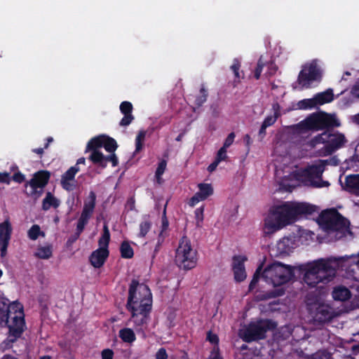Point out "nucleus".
Returning <instances> with one entry per match:
<instances>
[{"label": "nucleus", "mask_w": 359, "mask_h": 359, "mask_svg": "<svg viewBox=\"0 0 359 359\" xmlns=\"http://www.w3.org/2000/svg\"><path fill=\"white\" fill-rule=\"evenodd\" d=\"M340 123L334 115L324 111L313 113L303 121L292 126L294 133L304 135L309 131L325 130L312 138L309 142L311 147L318 144H325L319 151L320 156H327L341 148L346 142L344 135L339 133H330L329 129L339 127Z\"/></svg>", "instance_id": "f257e3e1"}, {"label": "nucleus", "mask_w": 359, "mask_h": 359, "mask_svg": "<svg viewBox=\"0 0 359 359\" xmlns=\"http://www.w3.org/2000/svg\"><path fill=\"white\" fill-rule=\"evenodd\" d=\"M0 326L8 329V337L4 341L6 345L15 342L26 328L23 306L16 301L11 303L2 295H0Z\"/></svg>", "instance_id": "f03ea898"}, {"label": "nucleus", "mask_w": 359, "mask_h": 359, "mask_svg": "<svg viewBox=\"0 0 359 359\" xmlns=\"http://www.w3.org/2000/svg\"><path fill=\"white\" fill-rule=\"evenodd\" d=\"M336 259H320L313 263L300 267L304 272L303 280L309 287H315L318 283H328L336 275V269L332 266Z\"/></svg>", "instance_id": "7ed1b4c3"}, {"label": "nucleus", "mask_w": 359, "mask_h": 359, "mask_svg": "<svg viewBox=\"0 0 359 359\" xmlns=\"http://www.w3.org/2000/svg\"><path fill=\"white\" fill-rule=\"evenodd\" d=\"M140 309L142 311H151L152 294L149 286L133 279L129 285L126 309Z\"/></svg>", "instance_id": "20e7f679"}, {"label": "nucleus", "mask_w": 359, "mask_h": 359, "mask_svg": "<svg viewBox=\"0 0 359 359\" xmlns=\"http://www.w3.org/2000/svg\"><path fill=\"white\" fill-rule=\"evenodd\" d=\"M294 222L289 205L285 202L282 205L273 207L264 219V233H273Z\"/></svg>", "instance_id": "39448f33"}, {"label": "nucleus", "mask_w": 359, "mask_h": 359, "mask_svg": "<svg viewBox=\"0 0 359 359\" xmlns=\"http://www.w3.org/2000/svg\"><path fill=\"white\" fill-rule=\"evenodd\" d=\"M262 278L273 287H280L294 278V268L279 262H273L264 269Z\"/></svg>", "instance_id": "423d86ee"}, {"label": "nucleus", "mask_w": 359, "mask_h": 359, "mask_svg": "<svg viewBox=\"0 0 359 359\" xmlns=\"http://www.w3.org/2000/svg\"><path fill=\"white\" fill-rule=\"evenodd\" d=\"M196 255L197 252L192 248L189 239L187 236H183L176 250L177 265L184 270L194 269L197 263Z\"/></svg>", "instance_id": "0eeeda50"}, {"label": "nucleus", "mask_w": 359, "mask_h": 359, "mask_svg": "<svg viewBox=\"0 0 359 359\" xmlns=\"http://www.w3.org/2000/svg\"><path fill=\"white\" fill-rule=\"evenodd\" d=\"M276 324L271 320H259L250 323L241 334V338L245 342L250 343L259 339H264L269 330L276 328Z\"/></svg>", "instance_id": "6e6552de"}, {"label": "nucleus", "mask_w": 359, "mask_h": 359, "mask_svg": "<svg viewBox=\"0 0 359 359\" xmlns=\"http://www.w3.org/2000/svg\"><path fill=\"white\" fill-rule=\"evenodd\" d=\"M327 161H319L318 164L311 165L303 170L305 181L314 188L327 187L330 185L328 181L323 180V173L325 171Z\"/></svg>", "instance_id": "1a4fd4ad"}, {"label": "nucleus", "mask_w": 359, "mask_h": 359, "mask_svg": "<svg viewBox=\"0 0 359 359\" xmlns=\"http://www.w3.org/2000/svg\"><path fill=\"white\" fill-rule=\"evenodd\" d=\"M320 220L330 230L344 229L349 226V222L334 208L323 211L320 215Z\"/></svg>", "instance_id": "9d476101"}, {"label": "nucleus", "mask_w": 359, "mask_h": 359, "mask_svg": "<svg viewBox=\"0 0 359 359\" xmlns=\"http://www.w3.org/2000/svg\"><path fill=\"white\" fill-rule=\"evenodd\" d=\"M50 177V172L46 170H41L36 172L33 177L27 181L25 187L28 185L31 187V191L27 194L34 199L40 198L43 194V189L48 184Z\"/></svg>", "instance_id": "9b49d317"}, {"label": "nucleus", "mask_w": 359, "mask_h": 359, "mask_svg": "<svg viewBox=\"0 0 359 359\" xmlns=\"http://www.w3.org/2000/svg\"><path fill=\"white\" fill-rule=\"evenodd\" d=\"M95 205L96 194L94 191H90L87 199L84 201L83 210L76 224L77 234L81 235L83 231L85 226L93 215Z\"/></svg>", "instance_id": "f8f14e48"}, {"label": "nucleus", "mask_w": 359, "mask_h": 359, "mask_svg": "<svg viewBox=\"0 0 359 359\" xmlns=\"http://www.w3.org/2000/svg\"><path fill=\"white\" fill-rule=\"evenodd\" d=\"M320 77V72L314 62L308 66H304L300 71L297 81L303 88H309L311 83L317 81Z\"/></svg>", "instance_id": "ddd939ff"}, {"label": "nucleus", "mask_w": 359, "mask_h": 359, "mask_svg": "<svg viewBox=\"0 0 359 359\" xmlns=\"http://www.w3.org/2000/svg\"><path fill=\"white\" fill-rule=\"evenodd\" d=\"M310 314L318 323L329 322L333 318L331 308L324 304H313L308 307Z\"/></svg>", "instance_id": "4468645a"}, {"label": "nucleus", "mask_w": 359, "mask_h": 359, "mask_svg": "<svg viewBox=\"0 0 359 359\" xmlns=\"http://www.w3.org/2000/svg\"><path fill=\"white\" fill-rule=\"evenodd\" d=\"M131 313L130 321L134 323L135 329L137 332H144V329L147 327L150 320V313L151 311H142L140 309H127Z\"/></svg>", "instance_id": "2eb2a0df"}, {"label": "nucleus", "mask_w": 359, "mask_h": 359, "mask_svg": "<svg viewBox=\"0 0 359 359\" xmlns=\"http://www.w3.org/2000/svg\"><path fill=\"white\" fill-rule=\"evenodd\" d=\"M294 222L298 217L312 215L316 211V206L307 203L287 202Z\"/></svg>", "instance_id": "dca6fc26"}, {"label": "nucleus", "mask_w": 359, "mask_h": 359, "mask_svg": "<svg viewBox=\"0 0 359 359\" xmlns=\"http://www.w3.org/2000/svg\"><path fill=\"white\" fill-rule=\"evenodd\" d=\"M12 232V225L8 219L0 223V255L2 258L7 255Z\"/></svg>", "instance_id": "f3484780"}, {"label": "nucleus", "mask_w": 359, "mask_h": 359, "mask_svg": "<svg viewBox=\"0 0 359 359\" xmlns=\"http://www.w3.org/2000/svg\"><path fill=\"white\" fill-rule=\"evenodd\" d=\"M88 159L102 168H105L108 162H111L113 167L118 164V158L114 152L108 156H104L102 152H96L93 156H89Z\"/></svg>", "instance_id": "a211bd4d"}, {"label": "nucleus", "mask_w": 359, "mask_h": 359, "mask_svg": "<svg viewBox=\"0 0 359 359\" xmlns=\"http://www.w3.org/2000/svg\"><path fill=\"white\" fill-rule=\"evenodd\" d=\"M198 191H197L190 199L189 205L194 206L198 202L207 199L213 194V188L210 184L200 183L198 185Z\"/></svg>", "instance_id": "6ab92c4d"}, {"label": "nucleus", "mask_w": 359, "mask_h": 359, "mask_svg": "<svg viewBox=\"0 0 359 359\" xmlns=\"http://www.w3.org/2000/svg\"><path fill=\"white\" fill-rule=\"evenodd\" d=\"M109 255V250L98 248L91 253L89 261L95 268H100L104 265Z\"/></svg>", "instance_id": "aec40b11"}, {"label": "nucleus", "mask_w": 359, "mask_h": 359, "mask_svg": "<svg viewBox=\"0 0 359 359\" xmlns=\"http://www.w3.org/2000/svg\"><path fill=\"white\" fill-rule=\"evenodd\" d=\"M119 108L121 112L123 114V117L120 121L119 125L123 127L129 126L135 119L132 114L133 109L132 103L128 101H123L121 103Z\"/></svg>", "instance_id": "412c9836"}, {"label": "nucleus", "mask_w": 359, "mask_h": 359, "mask_svg": "<svg viewBox=\"0 0 359 359\" xmlns=\"http://www.w3.org/2000/svg\"><path fill=\"white\" fill-rule=\"evenodd\" d=\"M104 140V135H98L91 138L87 145L85 152L90 151V156H93L96 152H101L99 149L103 147Z\"/></svg>", "instance_id": "4be33fe9"}, {"label": "nucleus", "mask_w": 359, "mask_h": 359, "mask_svg": "<svg viewBox=\"0 0 359 359\" xmlns=\"http://www.w3.org/2000/svg\"><path fill=\"white\" fill-rule=\"evenodd\" d=\"M345 184L350 192L359 196V174L346 176Z\"/></svg>", "instance_id": "5701e85b"}, {"label": "nucleus", "mask_w": 359, "mask_h": 359, "mask_svg": "<svg viewBox=\"0 0 359 359\" xmlns=\"http://www.w3.org/2000/svg\"><path fill=\"white\" fill-rule=\"evenodd\" d=\"M314 98L317 105L330 103L334 100L333 90L332 88H328L324 92L316 94Z\"/></svg>", "instance_id": "b1692460"}, {"label": "nucleus", "mask_w": 359, "mask_h": 359, "mask_svg": "<svg viewBox=\"0 0 359 359\" xmlns=\"http://www.w3.org/2000/svg\"><path fill=\"white\" fill-rule=\"evenodd\" d=\"M73 169H68L61 177L62 187L67 191H72L74 189V185L70 183L75 178V174Z\"/></svg>", "instance_id": "393cba45"}, {"label": "nucleus", "mask_w": 359, "mask_h": 359, "mask_svg": "<svg viewBox=\"0 0 359 359\" xmlns=\"http://www.w3.org/2000/svg\"><path fill=\"white\" fill-rule=\"evenodd\" d=\"M350 290L343 286L335 287L332 292V297L334 300L338 301H346L351 297Z\"/></svg>", "instance_id": "a878e982"}, {"label": "nucleus", "mask_w": 359, "mask_h": 359, "mask_svg": "<svg viewBox=\"0 0 359 359\" xmlns=\"http://www.w3.org/2000/svg\"><path fill=\"white\" fill-rule=\"evenodd\" d=\"M119 338L124 342L133 344L136 340V336L131 328L124 327L118 332Z\"/></svg>", "instance_id": "bb28decb"}, {"label": "nucleus", "mask_w": 359, "mask_h": 359, "mask_svg": "<svg viewBox=\"0 0 359 359\" xmlns=\"http://www.w3.org/2000/svg\"><path fill=\"white\" fill-rule=\"evenodd\" d=\"M59 200L57 199L50 192H47L46 196L42 202V209L43 210H48L50 208V207L57 208L59 207Z\"/></svg>", "instance_id": "cd10ccee"}, {"label": "nucleus", "mask_w": 359, "mask_h": 359, "mask_svg": "<svg viewBox=\"0 0 359 359\" xmlns=\"http://www.w3.org/2000/svg\"><path fill=\"white\" fill-rule=\"evenodd\" d=\"M142 219L143 220L140 224V232L138 233V236L140 238H144L152 226L149 215H144Z\"/></svg>", "instance_id": "c85d7f7f"}, {"label": "nucleus", "mask_w": 359, "mask_h": 359, "mask_svg": "<svg viewBox=\"0 0 359 359\" xmlns=\"http://www.w3.org/2000/svg\"><path fill=\"white\" fill-rule=\"evenodd\" d=\"M110 241V232L108 226L104 224L103 226L102 234L98 240L99 248L109 250V244Z\"/></svg>", "instance_id": "c756f323"}, {"label": "nucleus", "mask_w": 359, "mask_h": 359, "mask_svg": "<svg viewBox=\"0 0 359 359\" xmlns=\"http://www.w3.org/2000/svg\"><path fill=\"white\" fill-rule=\"evenodd\" d=\"M277 248L281 254H289L293 248L291 239L287 237L283 238L278 242Z\"/></svg>", "instance_id": "7c9ffc66"}, {"label": "nucleus", "mask_w": 359, "mask_h": 359, "mask_svg": "<svg viewBox=\"0 0 359 359\" xmlns=\"http://www.w3.org/2000/svg\"><path fill=\"white\" fill-rule=\"evenodd\" d=\"M53 255L52 247L50 245L41 246L37 248L34 256L39 259H48Z\"/></svg>", "instance_id": "2f4dec72"}, {"label": "nucleus", "mask_w": 359, "mask_h": 359, "mask_svg": "<svg viewBox=\"0 0 359 359\" xmlns=\"http://www.w3.org/2000/svg\"><path fill=\"white\" fill-rule=\"evenodd\" d=\"M120 252L122 258L130 259L134 255V251L128 241H123L120 246Z\"/></svg>", "instance_id": "473e14b6"}, {"label": "nucleus", "mask_w": 359, "mask_h": 359, "mask_svg": "<svg viewBox=\"0 0 359 359\" xmlns=\"http://www.w3.org/2000/svg\"><path fill=\"white\" fill-rule=\"evenodd\" d=\"M103 142V147L109 153H114L118 147L116 141L114 138L107 135H104V140Z\"/></svg>", "instance_id": "72a5a7b5"}, {"label": "nucleus", "mask_w": 359, "mask_h": 359, "mask_svg": "<svg viewBox=\"0 0 359 359\" xmlns=\"http://www.w3.org/2000/svg\"><path fill=\"white\" fill-rule=\"evenodd\" d=\"M167 166V161L164 159H162L158 164V167L155 172V177L156 179V182L158 184H161L162 177L161 176L164 173Z\"/></svg>", "instance_id": "f704fd0d"}, {"label": "nucleus", "mask_w": 359, "mask_h": 359, "mask_svg": "<svg viewBox=\"0 0 359 359\" xmlns=\"http://www.w3.org/2000/svg\"><path fill=\"white\" fill-rule=\"evenodd\" d=\"M208 93L203 84L200 88V95L196 97L195 104L197 107H201L207 100Z\"/></svg>", "instance_id": "c9c22d12"}, {"label": "nucleus", "mask_w": 359, "mask_h": 359, "mask_svg": "<svg viewBox=\"0 0 359 359\" xmlns=\"http://www.w3.org/2000/svg\"><path fill=\"white\" fill-rule=\"evenodd\" d=\"M262 266H263V264H261L260 265H259V266L256 269V271L252 276V278L249 284V291H252L255 288V287L259 280L261 274L262 275V272H263Z\"/></svg>", "instance_id": "e433bc0d"}, {"label": "nucleus", "mask_w": 359, "mask_h": 359, "mask_svg": "<svg viewBox=\"0 0 359 359\" xmlns=\"http://www.w3.org/2000/svg\"><path fill=\"white\" fill-rule=\"evenodd\" d=\"M298 107L300 109H309L316 107L317 105L314 97L311 99H304L300 100L298 104Z\"/></svg>", "instance_id": "4c0bfd02"}, {"label": "nucleus", "mask_w": 359, "mask_h": 359, "mask_svg": "<svg viewBox=\"0 0 359 359\" xmlns=\"http://www.w3.org/2000/svg\"><path fill=\"white\" fill-rule=\"evenodd\" d=\"M247 260L246 257L235 255L233 257L232 269H245L244 262Z\"/></svg>", "instance_id": "58836bf2"}, {"label": "nucleus", "mask_w": 359, "mask_h": 359, "mask_svg": "<svg viewBox=\"0 0 359 359\" xmlns=\"http://www.w3.org/2000/svg\"><path fill=\"white\" fill-rule=\"evenodd\" d=\"M41 233L43 234V233L41 231L40 226L37 224L32 225L27 233L28 237L32 241L36 240Z\"/></svg>", "instance_id": "ea45409f"}, {"label": "nucleus", "mask_w": 359, "mask_h": 359, "mask_svg": "<svg viewBox=\"0 0 359 359\" xmlns=\"http://www.w3.org/2000/svg\"><path fill=\"white\" fill-rule=\"evenodd\" d=\"M146 132L144 130H140L135 138V151L139 152L142 150L143 147V142L144 140Z\"/></svg>", "instance_id": "a19ab883"}, {"label": "nucleus", "mask_w": 359, "mask_h": 359, "mask_svg": "<svg viewBox=\"0 0 359 359\" xmlns=\"http://www.w3.org/2000/svg\"><path fill=\"white\" fill-rule=\"evenodd\" d=\"M167 203H166L164 205L162 217H161V230L160 232V236H163V233L164 231H165L169 226V222L166 216V208H167Z\"/></svg>", "instance_id": "79ce46f5"}, {"label": "nucleus", "mask_w": 359, "mask_h": 359, "mask_svg": "<svg viewBox=\"0 0 359 359\" xmlns=\"http://www.w3.org/2000/svg\"><path fill=\"white\" fill-rule=\"evenodd\" d=\"M241 68V62L238 59L235 58L233 61V64L231 66V69L233 71L237 82H240L241 76H240L239 69Z\"/></svg>", "instance_id": "37998d69"}, {"label": "nucleus", "mask_w": 359, "mask_h": 359, "mask_svg": "<svg viewBox=\"0 0 359 359\" xmlns=\"http://www.w3.org/2000/svg\"><path fill=\"white\" fill-rule=\"evenodd\" d=\"M285 292V290L283 287L274 289L272 290H270L266 293V298L271 299V298H276L280 296H283Z\"/></svg>", "instance_id": "c03bdc74"}, {"label": "nucleus", "mask_w": 359, "mask_h": 359, "mask_svg": "<svg viewBox=\"0 0 359 359\" xmlns=\"http://www.w3.org/2000/svg\"><path fill=\"white\" fill-rule=\"evenodd\" d=\"M234 278L237 282H242L246 278L245 269H233Z\"/></svg>", "instance_id": "a18cd8bd"}, {"label": "nucleus", "mask_w": 359, "mask_h": 359, "mask_svg": "<svg viewBox=\"0 0 359 359\" xmlns=\"http://www.w3.org/2000/svg\"><path fill=\"white\" fill-rule=\"evenodd\" d=\"M264 65H265L264 62L262 61V57H260L259 59L258 60L257 67H256V68L255 69V72H254V77L257 80H258L260 78L261 73L263 70Z\"/></svg>", "instance_id": "49530a36"}, {"label": "nucleus", "mask_w": 359, "mask_h": 359, "mask_svg": "<svg viewBox=\"0 0 359 359\" xmlns=\"http://www.w3.org/2000/svg\"><path fill=\"white\" fill-rule=\"evenodd\" d=\"M278 116V114L277 112L275 113L274 116H266L263 123L262 125L265 126L266 128H268L272 125H273Z\"/></svg>", "instance_id": "de8ad7c7"}, {"label": "nucleus", "mask_w": 359, "mask_h": 359, "mask_svg": "<svg viewBox=\"0 0 359 359\" xmlns=\"http://www.w3.org/2000/svg\"><path fill=\"white\" fill-rule=\"evenodd\" d=\"M228 158L226 155V149L224 147H221L217 151V156L215 157V161L220 163L222 161H225Z\"/></svg>", "instance_id": "09e8293b"}, {"label": "nucleus", "mask_w": 359, "mask_h": 359, "mask_svg": "<svg viewBox=\"0 0 359 359\" xmlns=\"http://www.w3.org/2000/svg\"><path fill=\"white\" fill-rule=\"evenodd\" d=\"M235 138V133L233 132H231L228 135L226 138L224 140V144L222 147H224L226 149L229 148L233 142Z\"/></svg>", "instance_id": "8fccbe9b"}, {"label": "nucleus", "mask_w": 359, "mask_h": 359, "mask_svg": "<svg viewBox=\"0 0 359 359\" xmlns=\"http://www.w3.org/2000/svg\"><path fill=\"white\" fill-rule=\"evenodd\" d=\"M206 339L212 344L217 345L219 343V337L216 334L212 333L211 331L207 332Z\"/></svg>", "instance_id": "3c124183"}, {"label": "nucleus", "mask_w": 359, "mask_h": 359, "mask_svg": "<svg viewBox=\"0 0 359 359\" xmlns=\"http://www.w3.org/2000/svg\"><path fill=\"white\" fill-rule=\"evenodd\" d=\"M11 180L17 183H22L25 180V176L21 172L18 171L15 172L12 177H11Z\"/></svg>", "instance_id": "603ef678"}, {"label": "nucleus", "mask_w": 359, "mask_h": 359, "mask_svg": "<svg viewBox=\"0 0 359 359\" xmlns=\"http://www.w3.org/2000/svg\"><path fill=\"white\" fill-rule=\"evenodd\" d=\"M156 359H168V355L166 349L163 347L160 348L155 354Z\"/></svg>", "instance_id": "864d4df0"}, {"label": "nucleus", "mask_w": 359, "mask_h": 359, "mask_svg": "<svg viewBox=\"0 0 359 359\" xmlns=\"http://www.w3.org/2000/svg\"><path fill=\"white\" fill-rule=\"evenodd\" d=\"M203 212H204V207L201 206L200 208H198L195 210V217L197 221V222H201L203 220Z\"/></svg>", "instance_id": "5fc2aeb1"}, {"label": "nucleus", "mask_w": 359, "mask_h": 359, "mask_svg": "<svg viewBox=\"0 0 359 359\" xmlns=\"http://www.w3.org/2000/svg\"><path fill=\"white\" fill-rule=\"evenodd\" d=\"M278 70V67L273 62H270L268 65V70L266 74L268 76H273Z\"/></svg>", "instance_id": "6e6d98bb"}, {"label": "nucleus", "mask_w": 359, "mask_h": 359, "mask_svg": "<svg viewBox=\"0 0 359 359\" xmlns=\"http://www.w3.org/2000/svg\"><path fill=\"white\" fill-rule=\"evenodd\" d=\"M114 351L111 349L106 348L102 351V359H113Z\"/></svg>", "instance_id": "4d7b16f0"}, {"label": "nucleus", "mask_w": 359, "mask_h": 359, "mask_svg": "<svg viewBox=\"0 0 359 359\" xmlns=\"http://www.w3.org/2000/svg\"><path fill=\"white\" fill-rule=\"evenodd\" d=\"M11 178L10 174L8 172H0V182L6 183L9 184L11 182Z\"/></svg>", "instance_id": "13d9d810"}, {"label": "nucleus", "mask_w": 359, "mask_h": 359, "mask_svg": "<svg viewBox=\"0 0 359 359\" xmlns=\"http://www.w3.org/2000/svg\"><path fill=\"white\" fill-rule=\"evenodd\" d=\"M126 207L128 208L129 210L131 211L135 209V199L134 196H131L128 198Z\"/></svg>", "instance_id": "bf43d9fd"}, {"label": "nucleus", "mask_w": 359, "mask_h": 359, "mask_svg": "<svg viewBox=\"0 0 359 359\" xmlns=\"http://www.w3.org/2000/svg\"><path fill=\"white\" fill-rule=\"evenodd\" d=\"M48 142H46L43 148H37V149H33L32 151L33 153L36 154L40 158H41L43 154H44V149H48Z\"/></svg>", "instance_id": "052dcab7"}, {"label": "nucleus", "mask_w": 359, "mask_h": 359, "mask_svg": "<svg viewBox=\"0 0 359 359\" xmlns=\"http://www.w3.org/2000/svg\"><path fill=\"white\" fill-rule=\"evenodd\" d=\"M210 359H223V358L220 355L219 348L215 347L211 352Z\"/></svg>", "instance_id": "680f3d73"}, {"label": "nucleus", "mask_w": 359, "mask_h": 359, "mask_svg": "<svg viewBox=\"0 0 359 359\" xmlns=\"http://www.w3.org/2000/svg\"><path fill=\"white\" fill-rule=\"evenodd\" d=\"M351 93L354 97L359 98V83L352 87Z\"/></svg>", "instance_id": "e2e57ef3"}, {"label": "nucleus", "mask_w": 359, "mask_h": 359, "mask_svg": "<svg viewBox=\"0 0 359 359\" xmlns=\"http://www.w3.org/2000/svg\"><path fill=\"white\" fill-rule=\"evenodd\" d=\"M325 161H327V165H338L339 161L336 156H332L329 159H326Z\"/></svg>", "instance_id": "0e129e2a"}, {"label": "nucleus", "mask_w": 359, "mask_h": 359, "mask_svg": "<svg viewBox=\"0 0 359 359\" xmlns=\"http://www.w3.org/2000/svg\"><path fill=\"white\" fill-rule=\"evenodd\" d=\"M219 163V162L215 160L212 163L209 165V166L208 167V170L210 172H213L214 170H215Z\"/></svg>", "instance_id": "69168bd1"}, {"label": "nucleus", "mask_w": 359, "mask_h": 359, "mask_svg": "<svg viewBox=\"0 0 359 359\" xmlns=\"http://www.w3.org/2000/svg\"><path fill=\"white\" fill-rule=\"evenodd\" d=\"M79 236L80 235L77 234V230L76 229L75 235L68 239V243H74L79 238Z\"/></svg>", "instance_id": "338daca9"}, {"label": "nucleus", "mask_w": 359, "mask_h": 359, "mask_svg": "<svg viewBox=\"0 0 359 359\" xmlns=\"http://www.w3.org/2000/svg\"><path fill=\"white\" fill-rule=\"evenodd\" d=\"M266 128H266L265 126H264L262 124L261 128H260L259 131V135L262 136V137L265 136V135H266Z\"/></svg>", "instance_id": "774afa93"}]
</instances>
